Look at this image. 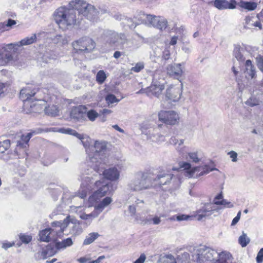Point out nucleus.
<instances>
[{"mask_svg": "<svg viewBox=\"0 0 263 263\" xmlns=\"http://www.w3.org/2000/svg\"><path fill=\"white\" fill-rule=\"evenodd\" d=\"M104 164L103 165V168L102 171H94L93 169L91 168L85 170L81 176V189L82 190L81 198H83L86 197L87 192H90L93 190L95 186H99L101 182L100 181L96 180L98 175H101V173L103 175L106 179L114 181L119 179L120 176L119 172L116 167H111L108 169L104 170Z\"/></svg>", "mask_w": 263, "mask_h": 263, "instance_id": "nucleus-1", "label": "nucleus"}, {"mask_svg": "<svg viewBox=\"0 0 263 263\" xmlns=\"http://www.w3.org/2000/svg\"><path fill=\"white\" fill-rule=\"evenodd\" d=\"M102 37L104 43L102 45L101 49L103 52L115 50L118 46L122 49L129 50L138 47L135 39H128L125 33H119L114 30H104Z\"/></svg>", "mask_w": 263, "mask_h": 263, "instance_id": "nucleus-2", "label": "nucleus"}, {"mask_svg": "<svg viewBox=\"0 0 263 263\" xmlns=\"http://www.w3.org/2000/svg\"><path fill=\"white\" fill-rule=\"evenodd\" d=\"M231 257L227 251L219 253L203 245L194 248L192 254V260L196 263H226Z\"/></svg>", "mask_w": 263, "mask_h": 263, "instance_id": "nucleus-3", "label": "nucleus"}, {"mask_svg": "<svg viewBox=\"0 0 263 263\" xmlns=\"http://www.w3.org/2000/svg\"><path fill=\"white\" fill-rule=\"evenodd\" d=\"M86 148L88 154L89 160L87 165L94 171H102L103 165L105 163L106 158L107 145L105 141H96L93 145Z\"/></svg>", "mask_w": 263, "mask_h": 263, "instance_id": "nucleus-4", "label": "nucleus"}, {"mask_svg": "<svg viewBox=\"0 0 263 263\" xmlns=\"http://www.w3.org/2000/svg\"><path fill=\"white\" fill-rule=\"evenodd\" d=\"M73 9L77 10L79 14L85 16L92 22H97L99 18L100 12L93 5L83 0H74L70 3Z\"/></svg>", "mask_w": 263, "mask_h": 263, "instance_id": "nucleus-5", "label": "nucleus"}, {"mask_svg": "<svg viewBox=\"0 0 263 263\" xmlns=\"http://www.w3.org/2000/svg\"><path fill=\"white\" fill-rule=\"evenodd\" d=\"M54 18L59 28L63 30L72 26L76 21V14L73 10L63 7L56 10L54 13Z\"/></svg>", "mask_w": 263, "mask_h": 263, "instance_id": "nucleus-6", "label": "nucleus"}, {"mask_svg": "<svg viewBox=\"0 0 263 263\" xmlns=\"http://www.w3.org/2000/svg\"><path fill=\"white\" fill-rule=\"evenodd\" d=\"M180 167L182 168L180 171L181 174L189 178H195L204 176L213 171L217 170L206 164L192 168L191 164L187 162H183L180 165Z\"/></svg>", "mask_w": 263, "mask_h": 263, "instance_id": "nucleus-7", "label": "nucleus"}, {"mask_svg": "<svg viewBox=\"0 0 263 263\" xmlns=\"http://www.w3.org/2000/svg\"><path fill=\"white\" fill-rule=\"evenodd\" d=\"M152 185L149 174L147 173H140L128 183V189L133 192H139L148 189Z\"/></svg>", "mask_w": 263, "mask_h": 263, "instance_id": "nucleus-8", "label": "nucleus"}, {"mask_svg": "<svg viewBox=\"0 0 263 263\" xmlns=\"http://www.w3.org/2000/svg\"><path fill=\"white\" fill-rule=\"evenodd\" d=\"M71 223L73 224L72 229V233L73 234H80L82 232L79 222L73 217L70 216H67L63 221H55L52 222V226L54 225L59 228V230H56L58 236L60 237L65 229L68 226L69 224Z\"/></svg>", "mask_w": 263, "mask_h": 263, "instance_id": "nucleus-9", "label": "nucleus"}, {"mask_svg": "<svg viewBox=\"0 0 263 263\" xmlns=\"http://www.w3.org/2000/svg\"><path fill=\"white\" fill-rule=\"evenodd\" d=\"M154 181L156 184L159 185H164L168 183H172V188L174 190L177 189L181 182L179 176L164 172L160 173L154 179Z\"/></svg>", "mask_w": 263, "mask_h": 263, "instance_id": "nucleus-10", "label": "nucleus"}, {"mask_svg": "<svg viewBox=\"0 0 263 263\" xmlns=\"http://www.w3.org/2000/svg\"><path fill=\"white\" fill-rule=\"evenodd\" d=\"M159 120L163 123L175 125L178 124L180 120V116L178 112L175 110H161L158 113Z\"/></svg>", "mask_w": 263, "mask_h": 263, "instance_id": "nucleus-11", "label": "nucleus"}, {"mask_svg": "<svg viewBox=\"0 0 263 263\" xmlns=\"http://www.w3.org/2000/svg\"><path fill=\"white\" fill-rule=\"evenodd\" d=\"M72 45L74 50L90 52L95 49L96 44L92 39L84 36L73 42Z\"/></svg>", "mask_w": 263, "mask_h": 263, "instance_id": "nucleus-12", "label": "nucleus"}, {"mask_svg": "<svg viewBox=\"0 0 263 263\" xmlns=\"http://www.w3.org/2000/svg\"><path fill=\"white\" fill-rule=\"evenodd\" d=\"M220 209L216 208L211 203H204L203 205L197 211V214L195 216L196 219L200 221L207 217L211 216L214 212Z\"/></svg>", "mask_w": 263, "mask_h": 263, "instance_id": "nucleus-13", "label": "nucleus"}, {"mask_svg": "<svg viewBox=\"0 0 263 263\" xmlns=\"http://www.w3.org/2000/svg\"><path fill=\"white\" fill-rule=\"evenodd\" d=\"M142 133L146 136L147 139L151 140L152 142L160 143L164 141L165 137L161 134H156L155 136H151V133L153 132V127L151 124L147 123H143L140 127Z\"/></svg>", "mask_w": 263, "mask_h": 263, "instance_id": "nucleus-14", "label": "nucleus"}, {"mask_svg": "<svg viewBox=\"0 0 263 263\" xmlns=\"http://www.w3.org/2000/svg\"><path fill=\"white\" fill-rule=\"evenodd\" d=\"M181 95V91L178 87L170 86L166 89L165 100L168 103L173 104V103L177 102L180 100Z\"/></svg>", "mask_w": 263, "mask_h": 263, "instance_id": "nucleus-15", "label": "nucleus"}, {"mask_svg": "<svg viewBox=\"0 0 263 263\" xmlns=\"http://www.w3.org/2000/svg\"><path fill=\"white\" fill-rule=\"evenodd\" d=\"M167 73L174 79H176L180 82L182 79L184 70L180 64H173L169 65L166 68Z\"/></svg>", "mask_w": 263, "mask_h": 263, "instance_id": "nucleus-16", "label": "nucleus"}, {"mask_svg": "<svg viewBox=\"0 0 263 263\" xmlns=\"http://www.w3.org/2000/svg\"><path fill=\"white\" fill-rule=\"evenodd\" d=\"M111 183H106L100 187L89 198V202L93 203V202H98L100 199L110 193V186Z\"/></svg>", "mask_w": 263, "mask_h": 263, "instance_id": "nucleus-17", "label": "nucleus"}, {"mask_svg": "<svg viewBox=\"0 0 263 263\" xmlns=\"http://www.w3.org/2000/svg\"><path fill=\"white\" fill-rule=\"evenodd\" d=\"M87 107L84 105H79L72 108L70 116V118L77 121L86 120Z\"/></svg>", "mask_w": 263, "mask_h": 263, "instance_id": "nucleus-18", "label": "nucleus"}, {"mask_svg": "<svg viewBox=\"0 0 263 263\" xmlns=\"http://www.w3.org/2000/svg\"><path fill=\"white\" fill-rule=\"evenodd\" d=\"M164 88L165 85L152 83L149 87L146 88V94L149 97L154 96L158 98Z\"/></svg>", "mask_w": 263, "mask_h": 263, "instance_id": "nucleus-19", "label": "nucleus"}, {"mask_svg": "<svg viewBox=\"0 0 263 263\" xmlns=\"http://www.w3.org/2000/svg\"><path fill=\"white\" fill-rule=\"evenodd\" d=\"M33 86H27L22 89L20 91V98L24 102L32 101V98L36 94V91L32 88Z\"/></svg>", "mask_w": 263, "mask_h": 263, "instance_id": "nucleus-20", "label": "nucleus"}, {"mask_svg": "<svg viewBox=\"0 0 263 263\" xmlns=\"http://www.w3.org/2000/svg\"><path fill=\"white\" fill-rule=\"evenodd\" d=\"M260 20L258 19L257 15L247 16L245 19L244 28L250 29L252 27H258L259 30L262 29V25Z\"/></svg>", "mask_w": 263, "mask_h": 263, "instance_id": "nucleus-21", "label": "nucleus"}, {"mask_svg": "<svg viewBox=\"0 0 263 263\" xmlns=\"http://www.w3.org/2000/svg\"><path fill=\"white\" fill-rule=\"evenodd\" d=\"M43 131L42 129H38L36 131L28 133L27 135H22L20 140L17 142V146L21 148H26L31 137L35 134L41 133Z\"/></svg>", "mask_w": 263, "mask_h": 263, "instance_id": "nucleus-22", "label": "nucleus"}, {"mask_svg": "<svg viewBox=\"0 0 263 263\" xmlns=\"http://www.w3.org/2000/svg\"><path fill=\"white\" fill-rule=\"evenodd\" d=\"M52 226L54 228H47L40 231L39 236L41 241L45 242L50 241L51 239L50 235H52V233H55L56 235L58 236L56 230H59V228H58L55 225L54 226L52 225Z\"/></svg>", "mask_w": 263, "mask_h": 263, "instance_id": "nucleus-23", "label": "nucleus"}, {"mask_svg": "<svg viewBox=\"0 0 263 263\" xmlns=\"http://www.w3.org/2000/svg\"><path fill=\"white\" fill-rule=\"evenodd\" d=\"M235 4L236 2L235 0H231V3L226 0H215L214 2V6L219 10L234 9L236 7Z\"/></svg>", "mask_w": 263, "mask_h": 263, "instance_id": "nucleus-24", "label": "nucleus"}, {"mask_svg": "<svg viewBox=\"0 0 263 263\" xmlns=\"http://www.w3.org/2000/svg\"><path fill=\"white\" fill-rule=\"evenodd\" d=\"M100 213V211L95 206L93 211L90 213H80L79 217L81 219L86 220L90 224L92 220L97 218Z\"/></svg>", "mask_w": 263, "mask_h": 263, "instance_id": "nucleus-25", "label": "nucleus"}, {"mask_svg": "<svg viewBox=\"0 0 263 263\" xmlns=\"http://www.w3.org/2000/svg\"><path fill=\"white\" fill-rule=\"evenodd\" d=\"M18 46V44H9L6 45L5 47L2 48L5 49V51L3 53V65L6 64L7 63H10L13 61V56L12 54L7 51V49H12L14 48L15 46Z\"/></svg>", "mask_w": 263, "mask_h": 263, "instance_id": "nucleus-26", "label": "nucleus"}, {"mask_svg": "<svg viewBox=\"0 0 263 263\" xmlns=\"http://www.w3.org/2000/svg\"><path fill=\"white\" fill-rule=\"evenodd\" d=\"M245 66V73L246 77L248 79H253L255 75V69L254 66L252 65L251 61L250 60H247Z\"/></svg>", "mask_w": 263, "mask_h": 263, "instance_id": "nucleus-27", "label": "nucleus"}, {"mask_svg": "<svg viewBox=\"0 0 263 263\" xmlns=\"http://www.w3.org/2000/svg\"><path fill=\"white\" fill-rule=\"evenodd\" d=\"M152 83L165 85L166 81L164 79L163 72L160 70H157L153 74Z\"/></svg>", "mask_w": 263, "mask_h": 263, "instance_id": "nucleus-28", "label": "nucleus"}, {"mask_svg": "<svg viewBox=\"0 0 263 263\" xmlns=\"http://www.w3.org/2000/svg\"><path fill=\"white\" fill-rule=\"evenodd\" d=\"M60 133L73 135L76 137L77 138L81 140L83 143L84 146L86 147L87 146L86 144L83 141V139H84V136L81 135L78 133H77L75 130H73L71 128H60L59 130Z\"/></svg>", "mask_w": 263, "mask_h": 263, "instance_id": "nucleus-29", "label": "nucleus"}, {"mask_svg": "<svg viewBox=\"0 0 263 263\" xmlns=\"http://www.w3.org/2000/svg\"><path fill=\"white\" fill-rule=\"evenodd\" d=\"M170 143L175 146L176 150L180 153H183L185 146L180 147L184 143V140H178L175 137H172L170 139Z\"/></svg>", "mask_w": 263, "mask_h": 263, "instance_id": "nucleus-30", "label": "nucleus"}, {"mask_svg": "<svg viewBox=\"0 0 263 263\" xmlns=\"http://www.w3.org/2000/svg\"><path fill=\"white\" fill-rule=\"evenodd\" d=\"M246 50L240 46H236L233 51V54L236 59L239 62H243L245 60L244 53Z\"/></svg>", "mask_w": 263, "mask_h": 263, "instance_id": "nucleus-31", "label": "nucleus"}, {"mask_svg": "<svg viewBox=\"0 0 263 263\" xmlns=\"http://www.w3.org/2000/svg\"><path fill=\"white\" fill-rule=\"evenodd\" d=\"M58 55L53 51H46L42 57L43 62L46 63H49L52 60H55L57 59Z\"/></svg>", "mask_w": 263, "mask_h": 263, "instance_id": "nucleus-32", "label": "nucleus"}, {"mask_svg": "<svg viewBox=\"0 0 263 263\" xmlns=\"http://www.w3.org/2000/svg\"><path fill=\"white\" fill-rule=\"evenodd\" d=\"M238 5L241 8L248 11H253L257 8V4L254 2L240 1Z\"/></svg>", "mask_w": 263, "mask_h": 263, "instance_id": "nucleus-33", "label": "nucleus"}, {"mask_svg": "<svg viewBox=\"0 0 263 263\" xmlns=\"http://www.w3.org/2000/svg\"><path fill=\"white\" fill-rule=\"evenodd\" d=\"M73 241L71 238H68L62 241H58L55 243V247L58 250L64 249L68 247L72 246Z\"/></svg>", "mask_w": 263, "mask_h": 263, "instance_id": "nucleus-34", "label": "nucleus"}, {"mask_svg": "<svg viewBox=\"0 0 263 263\" xmlns=\"http://www.w3.org/2000/svg\"><path fill=\"white\" fill-rule=\"evenodd\" d=\"M55 253L54 247L51 245H48L46 248L43 249L41 252V256L45 259L48 256H52Z\"/></svg>", "mask_w": 263, "mask_h": 263, "instance_id": "nucleus-35", "label": "nucleus"}, {"mask_svg": "<svg viewBox=\"0 0 263 263\" xmlns=\"http://www.w3.org/2000/svg\"><path fill=\"white\" fill-rule=\"evenodd\" d=\"M112 202V199L109 197H106L103 200L95 206L101 213L103 210Z\"/></svg>", "mask_w": 263, "mask_h": 263, "instance_id": "nucleus-36", "label": "nucleus"}, {"mask_svg": "<svg viewBox=\"0 0 263 263\" xmlns=\"http://www.w3.org/2000/svg\"><path fill=\"white\" fill-rule=\"evenodd\" d=\"M45 112L48 116H55L58 115V107L54 105H49L48 107H45L44 109Z\"/></svg>", "mask_w": 263, "mask_h": 263, "instance_id": "nucleus-37", "label": "nucleus"}, {"mask_svg": "<svg viewBox=\"0 0 263 263\" xmlns=\"http://www.w3.org/2000/svg\"><path fill=\"white\" fill-rule=\"evenodd\" d=\"M99 234L97 232H93L89 234L83 241L84 245H88L93 242L98 237Z\"/></svg>", "mask_w": 263, "mask_h": 263, "instance_id": "nucleus-38", "label": "nucleus"}, {"mask_svg": "<svg viewBox=\"0 0 263 263\" xmlns=\"http://www.w3.org/2000/svg\"><path fill=\"white\" fill-rule=\"evenodd\" d=\"M36 40V36L35 34H33L30 36H27L22 39L20 44L21 46L28 45L34 43Z\"/></svg>", "mask_w": 263, "mask_h": 263, "instance_id": "nucleus-39", "label": "nucleus"}, {"mask_svg": "<svg viewBox=\"0 0 263 263\" xmlns=\"http://www.w3.org/2000/svg\"><path fill=\"white\" fill-rule=\"evenodd\" d=\"M199 151H196L195 152L189 153L187 154V156L190 160H191L192 162L197 163H198L201 160V159L199 158Z\"/></svg>", "mask_w": 263, "mask_h": 263, "instance_id": "nucleus-40", "label": "nucleus"}, {"mask_svg": "<svg viewBox=\"0 0 263 263\" xmlns=\"http://www.w3.org/2000/svg\"><path fill=\"white\" fill-rule=\"evenodd\" d=\"M159 16H156L151 14H147L145 17L146 21L148 24L155 27H156L157 22L159 20Z\"/></svg>", "mask_w": 263, "mask_h": 263, "instance_id": "nucleus-41", "label": "nucleus"}, {"mask_svg": "<svg viewBox=\"0 0 263 263\" xmlns=\"http://www.w3.org/2000/svg\"><path fill=\"white\" fill-rule=\"evenodd\" d=\"M156 28L163 30L166 28L167 25V22L166 20L162 17H159V20L157 22Z\"/></svg>", "mask_w": 263, "mask_h": 263, "instance_id": "nucleus-42", "label": "nucleus"}, {"mask_svg": "<svg viewBox=\"0 0 263 263\" xmlns=\"http://www.w3.org/2000/svg\"><path fill=\"white\" fill-rule=\"evenodd\" d=\"M107 77L103 70H99L96 75V81L99 84H102L106 80Z\"/></svg>", "mask_w": 263, "mask_h": 263, "instance_id": "nucleus-43", "label": "nucleus"}, {"mask_svg": "<svg viewBox=\"0 0 263 263\" xmlns=\"http://www.w3.org/2000/svg\"><path fill=\"white\" fill-rule=\"evenodd\" d=\"M10 146V141L6 140L3 141H0V153H4Z\"/></svg>", "mask_w": 263, "mask_h": 263, "instance_id": "nucleus-44", "label": "nucleus"}, {"mask_svg": "<svg viewBox=\"0 0 263 263\" xmlns=\"http://www.w3.org/2000/svg\"><path fill=\"white\" fill-rule=\"evenodd\" d=\"M98 113L93 109H90L89 110H87L86 112V118L87 117L88 119L93 122L96 120V118L98 117Z\"/></svg>", "mask_w": 263, "mask_h": 263, "instance_id": "nucleus-45", "label": "nucleus"}, {"mask_svg": "<svg viewBox=\"0 0 263 263\" xmlns=\"http://www.w3.org/2000/svg\"><path fill=\"white\" fill-rule=\"evenodd\" d=\"M239 243L242 247H245L250 242V239L247 237V234L243 232L242 235L239 238Z\"/></svg>", "mask_w": 263, "mask_h": 263, "instance_id": "nucleus-46", "label": "nucleus"}, {"mask_svg": "<svg viewBox=\"0 0 263 263\" xmlns=\"http://www.w3.org/2000/svg\"><path fill=\"white\" fill-rule=\"evenodd\" d=\"M105 100L108 105L114 103H118L119 101V100L117 99L116 96L112 94L107 95L105 97Z\"/></svg>", "mask_w": 263, "mask_h": 263, "instance_id": "nucleus-47", "label": "nucleus"}, {"mask_svg": "<svg viewBox=\"0 0 263 263\" xmlns=\"http://www.w3.org/2000/svg\"><path fill=\"white\" fill-rule=\"evenodd\" d=\"M144 67V63L143 62H139L136 63L135 66L131 68V70L135 72H139L142 70Z\"/></svg>", "mask_w": 263, "mask_h": 263, "instance_id": "nucleus-48", "label": "nucleus"}, {"mask_svg": "<svg viewBox=\"0 0 263 263\" xmlns=\"http://www.w3.org/2000/svg\"><path fill=\"white\" fill-rule=\"evenodd\" d=\"M20 239L22 241V242L25 243H28L31 241L32 237L30 235L21 234L20 235Z\"/></svg>", "mask_w": 263, "mask_h": 263, "instance_id": "nucleus-49", "label": "nucleus"}, {"mask_svg": "<svg viewBox=\"0 0 263 263\" xmlns=\"http://www.w3.org/2000/svg\"><path fill=\"white\" fill-rule=\"evenodd\" d=\"M162 263H176L174 257L171 255H167L164 259Z\"/></svg>", "mask_w": 263, "mask_h": 263, "instance_id": "nucleus-50", "label": "nucleus"}, {"mask_svg": "<svg viewBox=\"0 0 263 263\" xmlns=\"http://www.w3.org/2000/svg\"><path fill=\"white\" fill-rule=\"evenodd\" d=\"M259 103L258 100L254 97H251L246 102V104L249 106H253L258 105Z\"/></svg>", "mask_w": 263, "mask_h": 263, "instance_id": "nucleus-51", "label": "nucleus"}, {"mask_svg": "<svg viewBox=\"0 0 263 263\" xmlns=\"http://www.w3.org/2000/svg\"><path fill=\"white\" fill-rule=\"evenodd\" d=\"M56 39L58 42L62 45H65L67 43V39L65 36L58 35L56 36Z\"/></svg>", "mask_w": 263, "mask_h": 263, "instance_id": "nucleus-52", "label": "nucleus"}, {"mask_svg": "<svg viewBox=\"0 0 263 263\" xmlns=\"http://www.w3.org/2000/svg\"><path fill=\"white\" fill-rule=\"evenodd\" d=\"M223 198V196L222 194V193L221 192L219 194H218L214 198L213 201V205L216 204V205H220V201Z\"/></svg>", "mask_w": 263, "mask_h": 263, "instance_id": "nucleus-53", "label": "nucleus"}, {"mask_svg": "<svg viewBox=\"0 0 263 263\" xmlns=\"http://www.w3.org/2000/svg\"><path fill=\"white\" fill-rule=\"evenodd\" d=\"M220 205H223L224 208H230L234 206V205L231 202L228 201L227 200L222 198L220 201Z\"/></svg>", "mask_w": 263, "mask_h": 263, "instance_id": "nucleus-54", "label": "nucleus"}, {"mask_svg": "<svg viewBox=\"0 0 263 263\" xmlns=\"http://www.w3.org/2000/svg\"><path fill=\"white\" fill-rule=\"evenodd\" d=\"M256 262L257 263H261L263 261V248H261L258 252L256 257Z\"/></svg>", "mask_w": 263, "mask_h": 263, "instance_id": "nucleus-55", "label": "nucleus"}, {"mask_svg": "<svg viewBox=\"0 0 263 263\" xmlns=\"http://www.w3.org/2000/svg\"><path fill=\"white\" fill-rule=\"evenodd\" d=\"M125 21L126 25L130 28L133 29L136 27L137 25L134 23L133 20L132 18H127L125 19Z\"/></svg>", "mask_w": 263, "mask_h": 263, "instance_id": "nucleus-56", "label": "nucleus"}, {"mask_svg": "<svg viewBox=\"0 0 263 263\" xmlns=\"http://www.w3.org/2000/svg\"><path fill=\"white\" fill-rule=\"evenodd\" d=\"M170 59V52L168 49H165L163 52L162 59V60L166 61L167 60H169Z\"/></svg>", "mask_w": 263, "mask_h": 263, "instance_id": "nucleus-57", "label": "nucleus"}, {"mask_svg": "<svg viewBox=\"0 0 263 263\" xmlns=\"http://www.w3.org/2000/svg\"><path fill=\"white\" fill-rule=\"evenodd\" d=\"M190 216L185 214L176 215V219L177 221L187 220Z\"/></svg>", "mask_w": 263, "mask_h": 263, "instance_id": "nucleus-58", "label": "nucleus"}, {"mask_svg": "<svg viewBox=\"0 0 263 263\" xmlns=\"http://www.w3.org/2000/svg\"><path fill=\"white\" fill-rule=\"evenodd\" d=\"M241 214V212L240 211H239L238 212L236 216L233 219L231 223V226H235L239 221L240 218Z\"/></svg>", "mask_w": 263, "mask_h": 263, "instance_id": "nucleus-59", "label": "nucleus"}, {"mask_svg": "<svg viewBox=\"0 0 263 263\" xmlns=\"http://www.w3.org/2000/svg\"><path fill=\"white\" fill-rule=\"evenodd\" d=\"M228 155L232 158L233 162H236L237 161V154L235 152L232 151L228 153Z\"/></svg>", "mask_w": 263, "mask_h": 263, "instance_id": "nucleus-60", "label": "nucleus"}, {"mask_svg": "<svg viewBox=\"0 0 263 263\" xmlns=\"http://www.w3.org/2000/svg\"><path fill=\"white\" fill-rule=\"evenodd\" d=\"M145 259V255L144 254H142L134 263H143Z\"/></svg>", "mask_w": 263, "mask_h": 263, "instance_id": "nucleus-61", "label": "nucleus"}, {"mask_svg": "<svg viewBox=\"0 0 263 263\" xmlns=\"http://www.w3.org/2000/svg\"><path fill=\"white\" fill-rule=\"evenodd\" d=\"M6 90V85L4 83L0 82V96L3 97L4 93Z\"/></svg>", "mask_w": 263, "mask_h": 263, "instance_id": "nucleus-62", "label": "nucleus"}, {"mask_svg": "<svg viewBox=\"0 0 263 263\" xmlns=\"http://www.w3.org/2000/svg\"><path fill=\"white\" fill-rule=\"evenodd\" d=\"M14 245V242H6L3 243L2 248L5 250L12 247Z\"/></svg>", "mask_w": 263, "mask_h": 263, "instance_id": "nucleus-63", "label": "nucleus"}, {"mask_svg": "<svg viewBox=\"0 0 263 263\" xmlns=\"http://www.w3.org/2000/svg\"><path fill=\"white\" fill-rule=\"evenodd\" d=\"M90 258L87 257H82L77 259V261L80 263H85L88 261H90Z\"/></svg>", "mask_w": 263, "mask_h": 263, "instance_id": "nucleus-64", "label": "nucleus"}]
</instances>
